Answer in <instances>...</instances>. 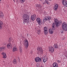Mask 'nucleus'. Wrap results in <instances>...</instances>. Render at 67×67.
<instances>
[{
  "mask_svg": "<svg viewBox=\"0 0 67 67\" xmlns=\"http://www.w3.org/2000/svg\"><path fill=\"white\" fill-rule=\"evenodd\" d=\"M35 59H41L39 57H37L35 58Z\"/></svg>",
  "mask_w": 67,
  "mask_h": 67,
  "instance_id": "nucleus-38",
  "label": "nucleus"
},
{
  "mask_svg": "<svg viewBox=\"0 0 67 67\" xmlns=\"http://www.w3.org/2000/svg\"><path fill=\"white\" fill-rule=\"evenodd\" d=\"M3 24V23H2V22L1 21H0V25H2Z\"/></svg>",
  "mask_w": 67,
  "mask_h": 67,
  "instance_id": "nucleus-33",
  "label": "nucleus"
},
{
  "mask_svg": "<svg viewBox=\"0 0 67 67\" xmlns=\"http://www.w3.org/2000/svg\"><path fill=\"white\" fill-rule=\"evenodd\" d=\"M57 61H58V63H60V61L59 60H58Z\"/></svg>",
  "mask_w": 67,
  "mask_h": 67,
  "instance_id": "nucleus-40",
  "label": "nucleus"
},
{
  "mask_svg": "<svg viewBox=\"0 0 67 67\" xmlns=\"http://www.w3.org/2000/svg\"><path fill=\"white\" fill-rule=\"evenodd\" d=\"M37 50L38 51L41 52L42 53H43V50H42V47H38L37 48Z\"/></svg>",
  "mask_w": 67,
  "mask_h": 67,
  "instance_id": "nucleus-12",
  "label": "nucleus"
},
{
  "mask_svg": "<svg viewBox=\"0 0 67 67\" xmlns=\"http://www.w3.org/2000/svg\"><path fill=\"white\" fill-rule=\"evenodd\" d=\"M1 1V0H0V1Z\"/></svg>",
  "mask_w": 67,
  "mask_h": 67,
  "instance_id": "nucleus-47",
  "label": "nucleus"
},
{
  "mask_svg": "<svg viewBox=\"0 0 67 67\" xmlns=\"http://www.w3.org/2000/svg\"><path fill=\"white\" fill-rule=\"evenodd\" d=\"M49 32L50 34H53L54 33V31L52 29H50L49 30Z\"/></svg>",
  "mask_w": 67,
  "mask_h": 67,
  "instance_id": "nucleus-14",
  "label": "nucleus"
},
{
  "mask_svg": "<svg viewBox=\"0 0 67 67\" xmlns=\"http://www.w3.org/2000/svg\"><path fill=\"white\" fill-rule=\"evenodd\" d=\"M49 51L51 52H54V48L52 47H50L49 48Z\"/></svg>",
  "mask_w": 67,
  "mask_h": 67,
  "instance_id": "nucleus-9",
  "label": "nucleus"
},
{
  "mask_svg": "<svg viewBox=\"0 0 67 67\" xmlns=\"http://www.w3.org/2000/svg\"><path fill=\"white\" fill-rule=\"evenodd\" d=\"M19 50L21 52H22V48H21V47H19Z\"/></svg>",
  "mask_w": 67,
  "mask_h": 67,
  "instance_id": "nucleus-32",
  "label": "nucleus"
},
{
  "mask_svg": "<svg viewBox=\"0 0 67 67\" xmlns=\"http://www.w3.org/2000/svg\"><path fill=\"white\" fill-rule=\"evenodd\" d=\"M25 0H20V1L21 3H23L24 2H25Z\"/></svg>",
  "mask_w": 67,
  "mask_h": 67,
  "instance_id": "nucleus-27",
  "label": "nucleus"
},
{
  "mask_svg": "<svg viewBox=\"0 0 67 67\" xmlns=\"http://www.w3.org/2000/svg\"><path fill=\"white\" fill-rule=\"evenodd\" d=\"M46 21H47V20L44 18V19H43V20H42V22H43V23H44V22H45Z\"/></svg>",
  "mask_w": 67,
  "mask_h": 67,
  "instance_id": "nucleus-23",
  "label": "nucleus"
},
{
  "mask_svg": "<svg viewBox=\"0 0 67 67\" xmlns=\"http://www.w3.org/2000/svg\"><path fill=\"white\" fill-rule=\"evenodd\" d=\"M37 33H38V34L39 35H40V33H41V31L40 30H38L37 31Z\"/></svg>",
  "mask_w": 67,
  "mask_h": 67,
  "instance_id": "nucleus-30",
  "label": "nucleus"
},
{
  "mask_svg": "<svg viewBox=\"0 0 67 67\" xmlns=\"http://www.w3.org/2000/svg\"><path fill=\"white\" fill-rule=\"evenodd\" d=\"M35 60L36 62H41V59H35Z\"/></svg>",
  "mask_w": 67,
  "mask_h": 67,
  "instance_id": "nucleus-21",
  "label": "nucleus"
},
{
  "mask_svg": "<svg viewBox=\"0 0 67 67\" xmlns=\"http://www.w3.org/2000/svg\"><path fill=\"white\" fill-rule=\"evenodd\" d=\"M2 54H3V58L4 59H5L6 57H7V56L6 55V54L5 53H2Z\"/></svg>",
  "mask_w": 67,
  "mask_h": 67,
  "instance_id": "nucleus-17",
  "label": "nucleus"
},
{
  "mask_svg": "<svg viewBox=\"0 0 67 67\" xmlns=\"http://www.w3.org/2000/svg\"><path fill=\"white\" fill-rule=\"evenodd\" d=\"M29 19H30L29 17L23 19V23H24V24H25V23H28L29 22V21H30Z\"/></svg>",
  "mask_w": 67,
  "mask_h": 67,
  "instance_id": "nucleus-3",
  "label": "nucleus"
},
{
  "mask_svg": "<svg viewBox=\"0 0 67 67\" xmlns=\"http://www.w3.org/2000/svg\"><path fill=\"white\" fill-rule=\"evenodd\" d=\"M12 40V39L11 37H10L8 39V42H11Z\"/></svg>",
  "mask_w": 67,
  "mask_h": 67,
  "instance_id": "nucleus-25",
  "label": "nucleus"
},
{
  "mask_svg": "<svg viewBox=\"0 0 67 67\" xmlns=\"http://www.w3.org/2000/svg\"><path fill=\"white\" fill-rule=\"evenodd\" d=\"M29 45V42L27 40H25V43L24 46L26 47V48H27L28 46Z\"/></svg>",
  "mask_w": 67,
  "mask_h": 67,
  "instance_id": "nucleus-6",
  "label": "nucleus"
},
{
  "mask_svg": "<svg viewBox=\"0 0 67 67\" xmlns=\"http://www.w3.org/2000/svg\"><path fill=\"white\" fill-rule=\"evenodd\" d=\"M41 67H43V66H41Z\"/></svg>",
  "mask_w": 67,
  "mask_h": 67,
  "instance_id": "nucleus-45",
  "label": "nucleus"
},
{
  "mask_svg": "<svg viewBox=\"0 0 67 67\" xmlns=\"http://www.w3.org/2000/svg\"><path fill=\"white\" fill-rule=\"evenodd\" d=\"M2 25H0V29H2Z\"/></svg>",
  "mask_w": 67,
  "mask_h": 67,
  "instance_id": "nucleus-39",
  "label": "nucleus"
},
{
  "mask_svg": "<svg viewBox=\"0 0 67 67\" xmlns=\"http://www.w3.org/2000/svg\"><path fill=\"white\" fill-rule=\"evenodd\" d=\"M53 67H58V65L56 64V63H54L53 64Z\"/></svg>",
  "mask_w": 67,
  "mask_h": 67,
  "instance_id": "nucleus-19",
  "label": "nucleus"
},
{
  "mask_svg": "<svg viewBox=\"0 0 67 67\" xmlns=\"http://www.w3.org/2000/svg\"><path fill=\"white\" fill-rule=\"evenodd\" d=\"M7 47L8 48H11L12 47V44L10 43H8L7 44Z\"/></svg>",
  "mask_w": 67,
  "mask_h": 67,
  "instance_id": "nucleus-11",
  "label": "nucleus"
},
{
  "mask_svg": "<svg viewBox=\"0 0 67 67\" xmlns=\"http://www.w3.org/2000/svg\"><path fill=\"white\" fill-rule=\"evenodd\" d=\"M0 16L1 17H3V14L2 13H1L0 14Z\"/></svg>",
  "mask_w": 67,
  "mask_h": 67,
  "instance_id": "nucleus-26",
  "label": "nucleus"
},
{
  "mask_svg": "<svg viewBox=\"0 0 67 67\" xmlns=\"http://www.w3.org/2000/svg\"><path fill=\"white\" fill-rule=\"evenodd\" d=\"M49 1H52V0H49Z\"/></svg>",
  "mask_w": 67,
  "mask_h": 67,
  "instance_id": "nucleus-43",
  "label": "nucleus"
},
{
  "mask_svg": "<svg viewBox=\"0 0 67 67\" xmlns=\"http://www.w3.org/2000/svg\"><path fill=\"white\" fill-rule=\"evenodd\" d=\"M36 6L38 8H39L40 7V8H41V5L37 4H36Z\"/></svg>",
  "mask_w": 67,
  "mask_h": 67,
  "instance_id": "nucleus-24",
  "label": "nucleus"
},
{
  "mask_svg": "<svg viewBox=\"0 0 67 67\" xmlns=\"http://www.w3.org/2000/svg\"><path fill=\"white\" fill-rule=\"evenodd\" d=\"M48 30L44 31V34H45V35H46L47 34H48Z\"/></svg>",
  "mask_w": 67,
  "mask_h": 67,
  "instance_id": "nucleus-22",
  "label": "nucleus"
},
{
  "mask_svg": "<svg viewBox=\"0 0 67 67\" xmlns=\"http://www.w3.org/2000/svg\"><path fill=\"white\" fill-rule=\"evenodd\" d=\"M54 47L55 49H57L58 47V46L57 45V44L55 43L54 44Z\"/></svg>",
  "mask_w": 67,
  "mask_h": 67,
  "instance_id": "nucleus-20",
  "label": "nucleus"
},
{
  "mask_svg": "<svg viewBox=\"0 0 67 67\" xmlns=\"http://www.w3.org/2000/svg\"><path fill=\"white\" fill-rule=\"evenodd\" d=\"M47 59H44L43 60V62H44V63H45V62H46L47 61Z\"/></svg>",
  "mask_w": 67,
  "mask_h": 67,
  "instance_id": "nucleus-31",
  "label": "nucleus"
},
{
  "mask_svg": "<svg viewBox=\"0 0 67 67\" xmlns=\"http://www.w3.org/2000/svg\"><path fill=\"white\" fill-rule=\"evenodd\" d=\"M65 56H66V57H67V54H66V55H65Z\"/></svg>",
  "mask_w": 67,
  "mask_h": 67,
  "instance_id": "nucleus-41",
  "label": "nucleus"
},
{
  "mask_svg": "<svg viewBox=\"0 0 67 67\" xmlns=\"http://www.w3.org/2000/svg\"><path fill=\"white\" fill-rule=\"evenodd\" d=\"M44 19H45L46 20H47H47L48 21H49L51 19V18L50 17H44Z\"/></svg>",
  "mask_w": 67,
  "mask_h": 67,
  "instance_id": "nucleus-16",
  "label": "nucleus"
},
{
  "mask_svg": "<svg viewBox=\"0 0 67 67\" xmlns=\"http://www.w3.org/2000/svg\"><path fill=\"white\" fill-rule=\"evenodd\" d=\"M13 1H14V2H15V1L14 0H13Z\"/></svg>",
  "mask_w": 67,
  "mask_h": 67,
  "instance_id": "nucleus-44",
  "label": "nucleus"
},
{
  "mask_svg": "<svg viewBox=\"0 0 67 67\" xmlns=\"http://www.w3.org/2000/svg\"><path fill=\"white\" fill-rule=\"evenodd\" d=\"M52 27L55 26V23H53V24H52Z\"/></svg>",
  "mask_w": 67,
  "mask_h": 67,
  "instance_id": "nucleus-37",
  "label": "nucleus"
},
{
  "mask_svg": "<svg viewBox=\"0 0 67 67\" xmlns=\"http://www.w3.org/2000/svg\"><path fill=\"white\" fill-rule=\"evenodd\" d=\"M58 8V5L57 4H55L54 5L53 7V9L55 11H57V9Z\"/></svg>",
  "mask_w": 67,
  "mask_h": 67,
  "instance_id": "nucleus-7",
  "label": "nucleus"
},
{
  "mask_svg": "<svg viewBox=\"0 0 67 67\" xmlns=\"http://www.w3.org/2000/svg\"><path fill=\"white\" fill-rule=\"evenodd\" d=\"M64 38H62V40H64Z\"/></svg>",
  "mask_w": 67,
  "mask_h": 67,
  "instance_id": "nucleus-42",
  "label": "nucleus"
},
{
  "mask_svg": "<svg viewBox=\"0 0 67 67\" xmlns=\"http://www.w3.org/2000/svg\"><path fill=\"white\" fill-rule=\"evenodd\" d=\"M49 1V0H45L44 3V4H47L48 5L49 4V2H48Z\"/></svg>",
  "mask_w": 67,
  "mask_h": 67,
  "instance_id": "nucleus-15",
  "label": "nucleus"
},
{
  "mask_svg": "<svg viewBox=\"0 0 67 67\" xmlns=\"http://www.w3.org/2000/svg\"><path fill=\"white\" fill-rule=\"evenodd\" d=\"M18 51V49L16 47V46L14 47L13 48V52H15V51Z\"/></svg>",
  "mask_w": 67,
  "mask_h": 67,
  "instance_id": "nucleus-18",
  "label": "nucleus"
},
{
  "mask_svg": "<svg viewBox=\"0 0 67 67\" xmlns=\"http://www.w3.org/2000/svg\"><path fill=\"white\" fill-rule=\"evenodd\" d=\"M36 21L38 23L39 25H40V24H42V23H41V19L40 18H37L36 19Z\"/></svg>",
  "mask_w": 67,
  "mask_h": 67,
  "instance_id": "nucleus-10",
  "label": "nucleus"
},
{
  "mask_svg": "<svg viewBox=\"0 0 67 67\" xmlns=\"http://www.w3.org/2000/svg\"><path fill=\"white\" fill-rule=\"evenodd\" d=\"M44 31L47 30V28L46 27H45L44 28Z\"/></svg>",
  "mask_w": 67,
  "mask_h": 67,
  "instance_id": "nucleus-28",
  "label": "nucleus"
},
{
  "mask_svg": "<svg viewBox=\"0 0 67 67\" xmlns=\"http://www.w3.org/2000/svg\"><path fill=\"white\" fill-rule=\"evenodd\" d=\"M16 59H14V60L13 61V63L14 64H16Z\"/></svg>",
  "mask_w": 67,
  "mask_h": 67,
  "instance_id": "nucleus-29",
  "label": "nucleus"
},
{
  "mask_svg": "<svg viewBox=\"0 0 67 67\" xmlns=\"http://www.w3.org/2000/svg\"><path fill=\"white\" fill-rule=\"evenodd\" d=\"M37 66V67H39L40 66V64L39 63H37L36 64Z\"/></svg>",
  "mask_w": 67,
  "mask_h": 67,
  "instance_id": "nucleus-34",
  "label": "nucleus"
},
{
  "mask_svg": "<svg viewBox=\"0 0 67 67\" xmlns=\"http://www.w3.org/2000/svg\"><path fill=\"white\" fill-rule=\"evenodd\" d=\"M63 31L62 30H61L60 32V33H61V34H62V33H63Z\"/></svg>",
  "mask_w": 67,
  "mask_h": 67,
  "instance_id": "nucleus-36",
  "label": "nucleus"
},
{
  "mask_svg": "<svg viewBox=\"0 0 67 67\" xmlns=\"http://www.w3.org/2000/svg\"><path fill=\"white\" fill-rule=\"evenodd\" d=\"M62 27L63 29L66 31H67V24L64 22L62 24Z\"/></svg>",
  "mask_w": 67,
  "mask_h": 67,
  "instance_id": "nucleus-2",
  "label": "nucleus"
},
{
  "mask_svg": "<svg viewBox=\"0 0 67 67\" xmlns=\"http://www.w3.org/2000/svg\"><path fill=\"white\" fill-rule=\"evenodd\" d=\"M28 35V34H27V36Z\"/></svg>",
  "mask_w": 67,
  "mask_h": 67,
  "instance_id": "nucleus-48",
  "label": "nucleus"
},
{
  "mask_svg": "<svg viewBox=\"0 0 67 67\" xmlns=\"http://www.w3.org/2000/svg\"><path fill=\"white\" fill-rule=\"evenodd\" d=\"M54 20L57 27H58L60 25L62 24V22L61 20L58 21V20L57 18L54 19Z\"/></svg>",
  "mask_w": 67,
  "mask_h": 67,
  "instance_id": "nucleus-1",
  "label": "nucleus"
},
{
  "mask_svg": "<svg viewBox=\"0 0 67 67\" xmlns=\"http://www.w3.org/2000/svg\"><path fill=\"white\" fill-rule=\"evenodd\" d=\"M52 29L53 30H55V26H53L52 27Z\"/></svg>",
  "mask_w": 67,
  "mask_h": 67,
  "instance_id": "nucleus-35",
  "label": "nucleus"
},
{
  "mask_svg": "<svg viewBox=\"0 0 67 67\" xmlns=\"http://www.w3.org/2000/svg\"><path fill=\"white\" fill-rule=\"evenodd\" d=\"M23 20L24 19H27V18H29V16L28 15H27V14H26L23 15Z\"/></svg>",
  "mask_w": 67,
  "mask_h": 67,
  "instance_id": "nucleus-8",
  "label": "nucleus"
},
{
  "mask_svg": "<svg viewBox=\"0 0 67 67\" xmlns=\"http://www.w3.org/2000/svg\"><path fill=\"white\" fill-rule=\"evenodd\" d=\"M62 3L64 6L67 7V2L65 0H62Z\"/></svg>",
  "mask_w": 67,
  "mask_h": 67,
  "instance_id": "nucleus-4",
  "label": "nucleus"
},
{
  "mask_svg": "<svg viewBox=\"0 0 67 67\" xmlns=\"http://www.w3.org/2000/svg\"><path fill=\"white\" fill-rule=\"evenodd\" d=\"M5 49V47H2L1 48H0V52H2Z\"/></svg>",
  "mask_w": 67,
  "mask_h": 67,
  "instance_id": "nucleus-13",
  "label": "nucleus"
},
{
  "mask_svg": "<svg viewBox=\"0 0 67 67\" xmlns=\"http://www.w3.org/2000/svg\"><path fill=\"white\" fill-rule=\"evenodd\" d=\"M39 0L40 1H41L42 0Z\"/></svg>",
  "mask_w": 67,
  "mask_h": 67,
  "instance_id": "nucleus-46",
  "label": "nucleus"
},
{
  "mask_svg": "<svg viewBox=\"0 0 67 67\" xmlns=\"http://www.w3.org/2000/svg\"><path fill=\"white\" fill-rule=\"evenodd\" d=\"M36 15L35 14L31 16V20L33 21H34V20H35V19H36Z\"/></svg>",
  "mask_w": 67,
  "mask_h": 67,
  "instance_id": "nucleus-5",
  "label": "nucleus"
}]
</instances>
